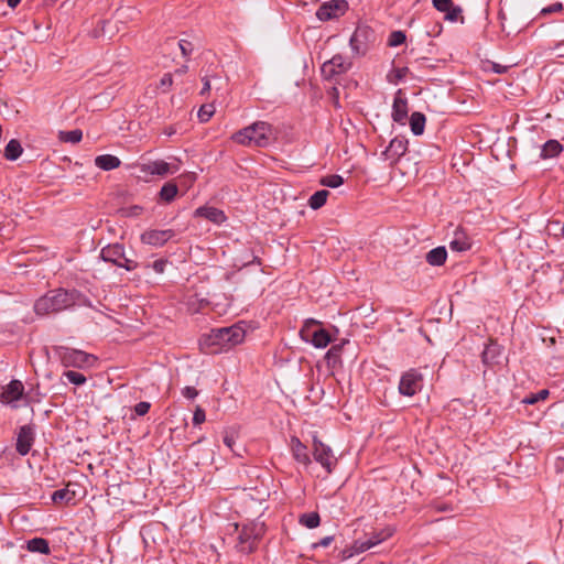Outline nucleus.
Returning a JSON list of instances; mask_svg holds the SVG:
<instances>
[{
  "instance_id": "obj_35",
  "label": "nucleus",
  "mask_w": 564,
  "mask_h": 564,
  "mask_svg": "<svg viewBox=\"0 0 564 564\" xmlns=\"http://www.w3.org/2000/svg\"><path fill=\"white\" fill-rule=\"evenodd\" d=\"M319 183L323 186L336 188V187H339L340 185H343L344 178H343V176H340L338 174H332V175H326V176L322 177Z\"/></svg>"
},
{
  "instance_id": "obj_23",
  "label": "nucleus",
  "mask_w": 564,
  "mask_h": 564,
  "mask_svg": "<svg viewBox=\"0 0 564 564\" xmlns=\"http://www.w3.org/2000/svg\"><path fill=\"white\" fill-rule=\"evenodd\" d=\"M447 259V251L445 247H436L432 250H430L426 256L425 260L430 265L433 267H441L446 262Z\"/></svg>"
},
{
  "instance_id": "obj_34",
  "label": "nucleus",
  "mask_w": 564,
  "mask_h": 564,
  "mask_svg": "<svg viewBox=\"0 0 564 564\" xmlns=\"http://www.w3.org/2000/svg\"><path fill=\"white\" fill-rule=\"evenodd\" d=\"M83 138V132L79 129L70 131H59V140L63 142L78 143Z\"/></svg>"
},
{
  "instance_id": "obj_54",
  "label": "nucleus",
  "mask_w": 564,
  "mask_h": 564,
  "mask_svg": "<svg viewBox=\"0 0 564 564\" xmlns=\"http://www.w3.org/2000/svg\"><path fill=\"white\" fill-rule=\"evenodd\" d=\"M224 444L231 451H234L235 440L232 435L226 434L224 436Z\"/></svg>"
},
{
  "instance_id": "obj_24",
  "label": "nucleus",
  "mask_w": 564,
  "mask_h": 564,
  "mask_svg": "<svg viewBox=\"0 0 564 564\" xmlns=\"http://www.w3.org/2000/svg\"><path fill=\"white\" fill-rule=\"evenodd\" d=\"M121 164L119 158L111 154L98 155L95 159V165L104 171H111L119 167Z\"/></svg>"
},
{
  "instance_id": "obj_18",
  "label": "nucleus",
  "mask_w": 564,
  "mask_h": 564,
  "mask_svg": "<svg viewBox=\"0 0 564 564\" xmlns=\"http://www.w3.org/2000/svg\"><path fill=\"white\" fill-rule=\"evenodd\" d=\"M124 248L122 245L115 243L108 245L101 249L100 257L104 261L110 262L115 265L120 263V260L123 259Z\"/></svg>"
},
{
  "instance_id": "obj_61",
  "label": "nucleus",
  "mask_w": 564,
  "mask_h": 564,
  "mask_svg": "<svg viewBox=\"0 0 564 564\" xmlns=\"http://www.w3.org/2000/svg\"><path fill=\"white\" fill-rule=\"evenodd\" d=\"M558 57H564V53L560 54Z\"/></svg>"
},
{
  "instance_id": "obj_21",
  "label": "nucleus",
  "mask_w": 564,
  "mask_h": 564,
  "mask_svg": "<svg viewBox=\"0 0 564 564\" xmlns=\"http://www.w3.org/2000/svg\"><path fill=\"white\" fill-rule=\"evenodd\" d=\"M408 117V102L406 99L395 96L392 106V119L395 122L403 123Z\"/></svg>"
},
{
  "instance_id": "obj_36",
  "label": "nucleus",
  "mask_w": 564,
  "mask_h": 564,
  "mask_svg": "<svg viewBox=\"0 0 564 564\" xmlns=\"http://www.w3.org/2000/svg\"><path fill=\"white\" fill-rule=\"evenodd\" d=\"M462 12L463 10L459 6L452 4V7L445 11V20L451 22H457L459 20L463 23L464 17Z\"/></svg>"
},
{
  "instance_id": "obj_40",
  "label": "nucleus",
  "mask_w": 564,
  "mask_h": 564,
  "mask_svg": "<svg viewBox=\"0 0 564 564\" xmlns=\"http://www.w3.org/2000/svg\"><path fill=\"white\" fill-rule=\"evenodd\" d=\"M215 113V106L213 104L203 105L198 110V118L202 122H207Z\"/></svg>"
},
{
  "instance_id": "obj_57",
  "label": "nucleus",
  "mask_w": 564,
  "mask_h": 564,
  "mask_svg": "<svg viewBox=\"0 0 564 564\" xmlns=\"http://www.w3.org/2000/svg\"><path fill=\"white\" fill-rule=\"evenodd\" d=\"M491 69L497 74H503L507 72L508 67L497 63H492Z\"/></svg>"
},
{
  "instance_id": "obj_22",
  "label": "nucleus",
  "mask_w": 564,
  "mask_h": 564,
  "mask_svg": "<svg viewBox=\"0 0 564 564\" xmlns=\"http://www.w3.org/2000/svg\"><path fill=\"white\" fill-rule=\"evenodd\" d=\"M563 151V145L557 140H549L546 141L542 148L540 158L542 160H549L558 156Z\"/></svg>"
},
{
  "instance_id": "obj_50",
  "label": "nucleus",
  "mask_w": 564,
  "mask_h": 564,
  "mask_svg": "<svg viewBox=\"0 0 564 564\" xmlns=\"http://www.w3.org/2000/svg\"><path fill=\"white\" fill-rule=\"evenodd\" d=\"M563 10V4L561 2H555L549 7H545L541 10V14L545 15V14H550V13H555V12H560Z\"/></svg>"
},
{
  "instance_id": "obj_30",
  "label": "nucleus",
  "mask_w": 564,
  "mask_h": 564,
  "mask_svg": "<svg viewBox=\"0 0 564 564\" xmlns=\"http://www.w3.org/2000/svg\"><path fill=\"white\" fill-rule=\"evenodd\" d=\"M471 247V243L469 239L464 235L457 232L455 235V238L449 242V248L453 251L463 252L469 250Z\"/></svg>"
},
{
  "instance_id": "obj_53",
  "label": "nucleus",
  "mask_w": 564,
  "mask_h": 564,
  "mask_svg": "<svg viewBox=\"0 0 564 564\" xmlns=\"http://www.w3.org/2000/svg\"><path fill=\"white\" fill-rule=\"evenodd\" d=\"M333 540H334V536H332V535L325 536V538L321 539L317 543H315L313 546L314 547H318V546L327 547L328 545H330Z\"/></svg>"
},
{
  "instance_id": "obj_27",
  "label": "nucleus",
  "mask_w": 564,
  "mask_h": 564,
  "mask_svg": "<svg viewBox=\"0 0 564 564\" xmlns=\"http://www.w3.org/2000/svg\"><path fill=\"white\" fill-rule=\"evenodd\" d=\"M26 549L30 552L34 553H41V554H48L50 553V545L47 540L43 538H34L28 541Z\"/></svg>"
},
{
  "instance_id": "obj_41",
  "label": "nucleus",
  "mask_w": 564,
  "mask_h": 564,
  "mask_svg": "<svg viewBox=\"0 0 564 564\" xmlns=\"http://www.w3.org/2000/svg\"><path fill=\"white\" fill-rule=\"evenodd\" d=\"M64 376L67 378V380L75 384V386H82L86 382V377L77 371L68 370L64 372Z\"/></svg>"
},
{
  "instance_id": "obj_12",
  "label": "nucleus",
  "mask_w": 564,
  "mask_h": 564,
  "mask_svg": "<svg viewBox=\"0 0 564 564\" xmlns=\"http://www.w3.org/2000/svg\"><path fill=\"white\" fill-rule=\"evenodd\" d=\"M174 161L175 162H165L163 160H156L148 164H143L141 166V171L145 174L159 176L174 174L180 170V161L176 159Z\"/></svg>"
},
{
  "instance_id": "obj_55",
  "label": "nucleus",
  "mask_w": 564,
  "mask_h": 564,
  "mask_svg": "<svg viewBox=\"0 0 564 564\" xmlns=\"http://www.w3.org/2000/svg\"><path fill=\"white\" fill-rule=\"evenodd\" d=\"M212 89L210 82L207 77L203 78V88L200 90V95L204 96L206 93H208Z\"/></svg>"
},
{
  "instance_id": "obj_5",
  "label": "nucleus",
  "mask_w": 564,
  "mask_h": 564,
  "mask_svg": "<svg viewBox=\"0 0 564 564\" xmlns=\"http://www.w3.org/2000/svg\"><path fill=\"white\" fill-rule=\"evenodd\" d=\"M321 323L314 318L304 322L300 330L301 338L310 341L316 348H325L332 340L329 333L324 328H315Z\"/></svg>"
},
{
  "instance_id": "obj_44",
  "label": "nucleus",
  "mask_w": 564,
  "mask_h": 564,
  "mask_svg": "<svg viewBox=\"0 0 564 564\" xmlns=\"http://www.w3.org/2000/svg\"><path fill=\"white\" fill-rule=\"evenodd\" d=\"M549 395V391L547 390H541L539 393L536 394H532L531 397L529 398H525L523 400L524 403H528V404H534L536 403L539 400H544L546 399V397Z\"/></svg>"
},
{
  "instance_id": "obj_17",
  "label": "nucleus",
  "mask_w": 564,
  "mask_h": 564,
  "mask_svg": "<svg viewBox=\"0 0 564 564\" xmlns=\"http://www.w3.org/2000/svg\"><path fill=\"white\" fill-rule=\"evenodd\" d=\"M195 217L206 218L216 225H220L227 220L225 213L213 206L198 207L195 210Z\"/></svg>"
},
{
  "instance_id": "obj_10",
  "label": "nucleus",
  "mask_w": 564,
  "mask_h": 564,
  "mask_svg": "<svg viewBox=\"0 0 564 564\" xmlns=\"http://www.w3.org/2000/svg\"><path fill=\"white\" fill-rule=\"evenodd\" d=\"M350 67L351 62L348 58L336 54L322 65L321 72L325 79H332L336 75L346 73Z\"/></svg>"
},
{
  "instance_id": "obj_59",
  "label": "nucleus",
  "mask_w": 564,
  "mask_h": 564,
  "mask_svg": "<svg viewBox=\"0 0 564 564\" xmlns=\"http://www.w3.org/2000/svg\"><path fill=\"white\" fill-rule=\"evenodd\" d=\"M188 178L193 182V181L195 180L194 174H189V175H188Z\"/></svg>"
},
{
  "instance_id": "obj_15",
  "label": "nucleus",
  "mask_w": 564,
  "mask_h": 564,
  "mask_svg": "<svg viewBox=\"0 0 564 564\" xmlns=\"http://www.w3.org/2000/svg\"><path fill=\"white\" fill-rule=\"evenodd\" d=\"M24 392L23 383L20 380H11L2 390L0 394V401L3 404H11L13 408H17L13 404L15 401H19Z\"/></svg>"
},
{
  "instance_id": "obj_49",
  "label": "nucleus",
  "mask_w": 564,
  "mask_h": 564,
  "mask_svg": "<svg viewBox=\"0 0 564 564\" xmlns=\"http://www.w3.org/2000/svg\"><path fill=\"white\" fill-rule=\"evenodd\" d=\"M166 264H167V260L159 259V260H155L153 263L148 264V267H151L156 273L161 274L164 272Z\"/></svg>"
},
{
  "instance_id": "obj_13",
  "label": "nucleus",
  "mask_w": 564,
  "mask_h": 564,
  "mask_svg": "<svg viewBox=\"0 0 564 564\" xmlns=\"http://www.w3.org/2000/svg\"><path fill=\"white\" fill-rule=\"evenodd\" d=\"M175 236L174 230L172 229H164V230H158V229H149L145 230L143 234H141V242L151 247H162L164 246L170 239H172Z\"/></svg>"
},
{
  "instance_id": "obj_51",
  "label": "nucleus",
  "mask_w": 564,
  "mask_h": 564,
  "mask_svg": "<svg viewBox=\"0 0 564 564\" xmlns=\"http://www.w3.org/2000/svg\"><path fill=\"white\" fill-rule=\"evenodd\" d=\"M182 394L187 399H194L197 397L198 391L194 387H185L182 390Z\"/></svg>"
},
{
  "instance_id": "obj_8",
  "label": "nucleus",
  "mask_w": 564,
  "mask_h": 564,
  "mask_svg": "<svg viewBox=\"0 0 564 564\" xmlns=\"http://www.w3.org/2000/svg\"><path fill=\"white\" fill-rule=\"evenodd\" d=\"M373 40V31L366 25H359L352 33L349 45L355 55H365Z\"/></svg>"
},
{
  "instance_id": "obj_20",
  "label": "nucleus",
  "mask_w": 564,
  "mask_h": 564,
  "mask_svg": "<svg viewBox=\"0 0 564 564\" xmlns=\"http://www.w3.org/2000/svg\"><path fill=\"white\" fill-rule=\"evenodd\" d=\"M501 355V347L494 340H490L488 345H486L482 354L481 360L486 366H494L498 364V359Z\"/></svg>"
},
{
  "instance_id": "obj_52",
  "label": "nucleus",
  "mask_w": 564,
  "mask_h": 564,
  "mask_svg": "<svg viewBox=\"0 0 564 564\" xmlns=\"http://www.w3.org/2000/svg\"><path fill=\"white\" fill-rule=\"evenodd\" d=\"M173 84V77L170 73L167 74H164L163 77L161 78L160 80V86L161 87H165V88H170Z\"/></svg>"
},
{
  "instance_id": "obj_43",
  "label": "nucleus",
  "mask_w": 564,
  "mask_h": 564,
  "mask_svg": "<svg viewBox=\"0 0 564 564\" xmlns=\"http://www.w3.org/2000/svg\"><path fill=\"white\" fill-rule=\"evenodd\" d=\"M341 345H334L326 354V359L328 361L336 362L340 356Z\"/></svg>"
},
{
  "instance_id": "obj_37",
  "label": "nucleus",
  "mask_w": 564,
  "mask_h": 564,
  "mask_svg": "<svg viewBox=\"0 0 564 564\" xmlns=\"http://www.w3.org/2000/svg\"><path fill=\"white\" fill-rule=\"evenodd\" d=\"M393 530L390 528L382 529L379 532H373L368 539L372 540L373 546L378 545L379 543L386 541L390 536H392Z\"/></svg>"
},
{
  "instance_id": "obj_9",
  "label": "nucleus",
  "mask_w": 564,
  "mask_h": 564,
  "mask_svg": "<svg viewBox=\"0 0 564 564\" xmlns=\"http://www.w3.org/2000/svg\"><path fill=\"white\" fill-rule=\"evenodd\" d=\"M348 10L346 0H330L323 3L316 11V17L321 21H329L343 17Z\"/></svg>"
},
{
  "instance_id": "obj_26",
  "label": "nucleus",
  "mask_w": 564,
  "mask_h": 564,
  "mask_svg": "<svg viewBox=\"0 0 564 564\" xmlns=\"http://www.w3.org/2000/svg\"><path fill=\"white\" fill-rule=\"evenodd\" d=\"M23 149L19 140L11 139L4 148V158L9 161H15L22 154Z\"/></svg>"
},
{
  "instance_id": "obj_56",
  "label": "nucleus",
  "mask_w": 564,
  "mask_h": 564,
  "mask_svg": "<svg viewBox=\"0 0 564 564\" xmlns=\"http://www.w3.org/2000/svg\"><path fill=\"white\" fill-rule=\"evenodd\" d=\"M193 305H194V304L192 303V301H191V300H188V306H189V310H192L193 312H198V311H199V308H202V307H203V306H205V305H208V301H207V300H205V299H202V300H199V306H198V307H193Z\"/></svg>"
},
{
  "instance_id": "obj_14",
  "label": "nucleus",
  "mask_w": 564,
  "mask_h": 564,
  "mask_svg": "<svg viewBox=\"0 0 564 564\" xmlns=\"http://www.w3.org/2000/svg\"><path fill=\"white\" fill-rule=\"evenodd\" d=\"M408 150V140L402 137L393 138L387 149L382 152L384 160L395 164Z\"/></svg>"
},
{
  "instance_id": "obj_31",
  "label": "nucleus",
  "mask_w": 564,
  "mask_h": 564,
  "mask_svg": "<svg viewBox=\"0 0 564 564\" xmlns=\"http://www.w3.org/2000/svg\"><path fill=\"white\" fill-rule=\"evenodd\" d=\"M329 192L327 189H321L315 192L308 199V206L312 209H318L326 204Z\"/></svg>"
},
{
  "instance_id": "obj_39",
  "label": "nucleus",
  "mask_w": 564,
  "mask_h": 564,
  "mask_svg": "<svg viewBox=\"0 0 564 564\" xmlns=\"http://www.w3.org/2000/svg\"><path fill=\"white\" fill-rule=\"evenodd\" d=\"M406 40L405 33L403 31H393L390 33L388 39V45L391 47L399 46L403 44Z\"/></svg>"
},
{
  "instance_id": "obj_3",
  "label": "nucleus",
  "mask_w": 564,
  "mask_h": 564,
  "mask_svg": "<svg viewBox=\"0 0 564 564\" xmlns=\"http://www.w3.org/2000/svg\"><path fill=\"white\" fill-rule=\"evenodd\" d=\"M232 140L248 147H267L271 141V126L264 121H257L237 131Z\"/></svg>"
},
{
  "instance_id": "obj_29",
  "label": "nucleus",
  "mask_w": 564,
  "mask_h": 564,
  "mask_svg": "<svg viewBox=\"0 0 564 564\" xmlns=\"http://www.w3.org/2000/svg\"><path fill=\"white\" fill-rule=\"evenodd\" d=\"M410 127L414 135H421L424 132L425 116L422 112H413L410 117Z\"/></svg>"
},
{
  "instance_id": "obj_48",
  "label": "nucleus",
  "mask_w": 564,
  "mask_h": 564,
  "mask_svg": "<svg viewBox=\"0 0 564 564\" xmlns=\"http://www.w3.org/2000/svg\"><path fill=\"white\" fill-rule=\"evenodd\" d=\"M117 267L124 268L127 271H132L138 268V263L123 256V259L120 260V263H118Z\"/></svg>"
},
{
  "instance_id": "obj_4",
  "label": "nucleus",
  "mask_w": 564,
  "mask_h": 564,
  "mask_svg": "<svg viewBox=\"0 0 564 564\" xmlns=\"http://www.w3.org/2000/svg\"><path fill=\"white\" fill-rule=\"evenodd\" d=\"M235 527L238 531L237 543L235 544L236 550L242 554L253 552L264 534V523L256 521L248 522L243 524L240 530L238 524H235Z\"/></svg>"
},
{
  "instance_id": "obj_38",
  "label": "nucleus",
  "mask_w": 564,
  "mask_h": 564,
  "mask_svg": "<svg viewBox=\"0 0 564 564\" xmlns=\"http://www.w3.org/2000/svg\"><path fill=\"white\" fill-rule=\"evenodd\" d=\"M371 547H373V542H372V540H369L368 538L365 540H356L351 545L352 553H357V554L366 552Z\"/></svg>"
},
{
  "instance_id": "obj_45",
  "label": "nucleus",
  "mask_w": 564,
  "mask_h": 564,
  "mask_svg": "<svg viewBox=\"0 0 564 564\" xmlns=\"http://www.w3.org/2000/svg\"><path fill=\"white\" fill-rule=\"evenodd\" d=\"M434 8L440 12H445L452 7L453 0H432Z\"/></svg>"
},
{
  "instance_id": "obj_42",
  "label": "nucleus",
  "mask_w": 564,
  "mask_h": 564,
  "mask_svg": "<svg viewBox=\"0 0 564 564\" xmlns=\"http://www.w3.org/2000/svg\"><path fill=\"white\" fill-rule=\"evenodd\" d=\"M409 68L402 67V68H394L389 75L388 80L393 84H398L401 82L408 74Z\"/></svg>"
},
{
  "instance_id": "obj_46",
  "label": "nucleus",
  "mask_w": 564,
  "mask_h": 564,
  "mask_svg": "<svg viewBox=\"0 0 564 564\" xmlns=\"http://www.w3.org/2000/svg\"><path fill=\"white\" fill-rule=\"evenodd\" d=\"M205 420H206V414H205L204 409H202L200 406H196V409L194 411V415H193L194 425H199V424L204 423Z\"/></svg>"
},
{
  "instance_id": "obj_28",
  "label": "nucleus",
  "mask_w": 564,
  "mask_h": 564,
  "mask_svg": "<svg viewBox=\"0 0 564 564\" xmlns=\"http://www.w3.org/2000/svg\"><path fill=\"white\" fill-rule=\"evenodd\" d=\"M178 193V187L177 185L170 181V182H166L160 189V193H159V196H160V199L165 202V203H171L177 195Z\"/></svg>"
},
{
  "instance_id": "obj_60",
  "label": "nucleus",
  "mask_w": 564,
  "mask_h": 564,
  "mask_svg": "<svg viewBox=\"0 0 564 564\" xmlns=\"http://www.w3.org/2000/svg\"><path fill=\"white\" fill-rule=\"evenodd\" d=\"M253 261H257V263H258V264H260V260H259V258H258V257H254V258H253Z\"/></svg>"
},
{
  "instance_id": "obj_6",
  "label": "nucleus",
  "mask_w": 564,
  "mask_h": 564,
  "mask_svg": "<svg viewBox=\"0 0 564 564\" xmlns=\"http://www.w3.org/2000/svg\"><path fill=\"white\" fill-rule=\"evenodd\" d=\"M57 354L65 367H91L97 360L94 355L68 347H59Z\"/></svg>"
},
{
  "instance_id": "obj_16",
  "label": "nucleus",
  "mask_w": 564,
  "mask_h": 564,
  "mask_svg": "<svg viewBox=\"0 0 564 564\" xmlns=\"http://www.w3.org/2000/svg\"><path fill=\"white\" fill-rule=\"evenodd\" d=\"M34 441V431L31 425H23L20 427L17 437V452L24 456L26 455Z\"/></svg>"
},
{
  "instance_id": "obj_11",
  "label": "nucleus",
  "mask_w": 564,
  "mask_h": 564,
  "mask_svg": "<svg viewBox=\"0 0 564 564\" xmlns=\"http://www.w3.org/2000/svg\"><path fill=\"white\" fill-rule=\"evenodd\" d=\"M422 375L415 370L410 369L404 372L399 382V392L402 395L413 397L422 387Z\"/></svg>"
},
{
  "instance_id": "obj_1",
  "label": "nucleus",
  "mask_w": 564,
  "mask_h": 564,
  "mask_svg": "<svg viewBox=\"0 0 564 564\" xmlns=\"http://www.w3.org/2000/svg\"><path fill=\"white\" fill-rule=\"evenodd\" d=\"M245 330L237 325L212 329L200 340L203 349L208 354H219L229 350L245 339Z\"/></svg>"
},
{
  "instance_id": "obj_32",
  "label": "nucleus",
  "mask_w": 564,
  "mask_h": 564,
  "mask_svg": "<svg viewBox=\"0 0 564 564\" xmlns=\"http://www.w3.org/2000/svg\"><path fill=\"white\" fill-rule=\"evenodd\" d=\"M299 522L307 529H314L319 525L321 517L317 512H307L300 516Z\"/></svg>"
},
{
  "instance_id": "obj_25",
  "label": "nucleus",
  "mask_w": 564,
  "mask_h": 564,
  "mask_svg": "<svg viewBox=\"0 0 564 564\" xmlns=\"http://www.w3.org/2000/svg\"><path fill=\"white\" fill-rule=\"evenodd\" d=\"M70 487H72V484H68L65 488L58 489V490L54 491L53 495H52V500L55 503H58V502H66V503L73 502L75 500V498H76V491L74 489H70Z\"/></svg>"
},
{
  "instance_id": "obj_47",
  "label": "nucleus",
  "mask_w": 564,
  "mask_h": 564,
  "mask_svg": "<svg viewBox=\"0 0 564 564\" xmlns=\"http://www.w3.org/2000/svg\"><path fill=\"white\" fill-rule=\"evenodd\" d=\"M150 408H151V404L149 402L141 401L134 405V412L139 416H143L149 412Z\"/></svg>"
},
{
  "instance_id": "obj_7",
  "label": "nucleus",
  "mask_w": 564,
  "mask_h": 564,
  "mask_svg": "<svg viewBox=\"0 0 564 564\" xmlns=\"http://www.w3.org/2000/svg\"><path fill=\"white\" fill-rule=\"evenodd\" d=\"M313 456L314 459L325 468L327 474H330L337 465L332 448L324 444L317 436L313 437Z\"/></svg>"
},
{
  "instance_id": "obj_2",
  "label": "nucleus",
  "mask_w": 564,
  "mask_h": 564,
  "mask_svg": "<svg viewBox=\"0 0 564 564\" xmlns=\"http://www.w3.org/2000/svg\"><path fill=\"white\" fill-rule=\"evenodd\" d=\"M80 297L82 294L76 290H52L36 300L34 311L37 315L58 313L78 304Z\"/></svg>"
},
{
  "instance_id": "obj_33",
  "label": "nucleus",
  "mask_w": 564,
  "mask_h": 564,
  "mask_svg": "<svg viewBox=\"0 0 564 564\" xmlns=\"http://www.w3.org/2000/svg\"><path fill=\"white\" fill-rule=\"evenodd\" d=\"M165 45L166 46L177 45L184 57H188L194 50L192 42H189L187 40H181V41L176 42L174 37L167 39L165 42Z\"/></svg>"
},
{
  "instance_id": "obj_19",
  "label": "nucleus",
  "mask_w": 564,
  "mask_h": 564,
  "mask_svg": "<svg viewBox=\"0 0 564 564\" xmlns=\"http://www.w3.org/2000/svg\"><path fill=\"white\" fill-rule=\"evenodd\" d=\"M291 451L294 459L305 466L312 463L307 447L296 436L291 437Z\"/></svg>"
},
{
  "instance_id": "obj_58",
  "label": "nucleus",
  "mask_w": 564,
  "mask_h": 564,
  "mask_svg": "<svg viewBox=\"0 0 564 564\" xmlns=\"http://www.w3.org/2000/svg\"><path fill=\"white\" fill-rule=\"evenodd\" d=\"M7 2L10 8L14 9L15 7H18L21 0H7Z\"/></svg>"
}]
</instances>
